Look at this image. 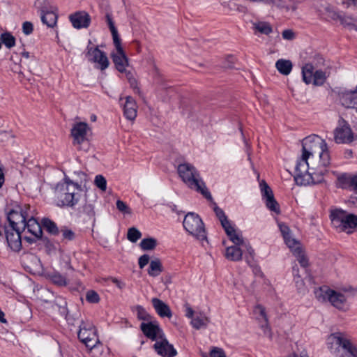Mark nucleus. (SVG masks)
Instances as JSON below:
<instances>
[{"instance_id":"nucleus-1","label":"nucleus","mask_w":357,"mask_h":357,"mask_svg":"<svg viewBox=\"0 0 357 357\" xmlns=\"http://www.w3.org/2000/svg\"><path fill=\"white\" fill-rule=\"evenodd\" d=\"M331 163L327 143L319 136L310 135L302 142V154L295 168L297 184L306 185L324 181L326 168Z\"/></svg>"},{"instance_id":"nucleus-2","label":"nucleus","mask_w":357,"mask_h":357,"mask_svg":"<svg viewBox=\"0 0 357 357\" xmlns=\"http://www.w3.org/2000/svg\"><path fill=\"white\" fill-rule=\"evenodd\" d=\"M350 292L352 294H357V289H344L343 291H337L327 286H322L314 291V295L318 301L321 303L328 302L336 309L346 312L349 310V305L344 293Z\"/></svg>"},{"instance_id":"nucleus-3","label":"nucleus","mask_w":357,"mask_h":357,"mask_svg":"<svg viewBox=\"0 0 357 357\" xmlns=\"http://www.w3.org/2000/svg\"><path fill=\"white\" fill-rule=\"evenodd\" d=\"M177 170L179 176L188 188L201 193L207 199H212L211 193L194 166L189 163H183L178 166Z\"/></svg>"},{"instance_id":"nucleus-4","label":"nucleus","mask_w":357,"mask_h":357,"mask_svg":"<svg viewBox=\"0 0 357 357\" xmlns=\"http://www.w3.org/2000/svg\"><path fill=\"white\" fill-rule=\"evenodd\" d=\"M330 219L333 226L339 231L350 234L357 229V215L347 213L342 209L331 210Z\"/></svg>"},{"instance_id":"nucleus-5","label":"nucleus","mask_w":357,"mask_h":357,"mask_svg":"<svg viewBox=\"0 0 357 357\" xmlns=\"http://www.w3.org/2000/svg\"><path fill=\"white\" fill-rule=\"evenodd\" d=\"M278 227L282 233L285 243L296 257L301 266L305 268L308 266V259L305 253L301 243L292 237L291 231L284 223H278Z\"/></svg>"},{"instance_id":"nucleus-6","label":"nucleus","mask_w":357,"mask_h":357,"mask_svg":"<svg viewBox=\"0 0 357 357\" xmlns=\"http://www.w3.org/2000/svg\"><path fill=\"white\" fill-rule=\"evenodd\" d=\"M70 135L72 144L78 151H86L89 149L92 133L86 123H75L71 128Z\"/></svg>"},{"instance_id":"nucleus-7","label":"nucleus","mask_w":357,"mask_h":357,"mask_svg":"<svg viewBox=\"0 0 357 357\" xmlns=\"http://www.w3.org/2000/svg\"><path fill=\"white\" fill-rule=\"evenodd\" d=\"M326 343L331 353L337 357H344L354 342L347 334L337 332L328 335Z\"/></svg>"},{"instance_id":"nucleus-8","label":"nucleus","mask_w":357,"mask_h":357,"mask_svg":"<svg viewBox=\"0 0 357 357\" xmlns=\"http://www.w3.org/2000/svg\"><path fill=\"white\" fill-rule=\"evenodd\" d=\"M319 11L321 14L326 15L330 20L339 22L346 29L349 30L357 29V17L353 15L339 11L328 3L323 5L322 9H319Z\"/></svg>"},{"instance_id":"nucleus-9","label":"nucleus","mask_w":357,"mask_h":357,"mask_svg":"<svg viewBox=\"0 0 357 357\" xmlns=\"http://www.w3.org/2000/svg\"><path fill=\"white\" fill-rule=\"evenodd\" d=\"M76 324L79 330L77 331V337L81 342L91 350L100 344L98 336L97 330L92 322L89 320H77Z\"/></svg>"},{"instance_id":"nucleus-10","label":"nucleus","mask_w":357,"mask_h":357,"mask_svg":"<svg viewBox=\"0 0 357 357\" xmlns=\"http://www.w3.org/2000/svg\"><path fill=\"white\" fill-rule=\"evenodd\" d=\"M183 225L185 229L197 239L200 241L206 239L204 223L198 215L188 213L184 218Z\"/></svg>"},{"instance_id":"nucleus-11","label":"nucleus","mask_w":357,"mask_h":357,"mask_svg":"<svg viewBox=\"0 0 357 357\" xmlns=\"http://www.w3.org/2000/svg\"><path fill=\"white\" fill-rule=\"evenodd\" d=\"M78 179L74 181L68 178V206L73 207L84 199V192L82 188V183L86 180V175L79 171L75 173Z\"/></svg>"},{"instance_id":"nucleus-12","label":"nucleus","mask_w":357,"mask_h":357,"mask_svg":"<svg viewBox=\"0 0 357 357\" xmlns=\"http://www.w3.org/2000/svg\"><path fill=\"white\" fill-rule=\"evenodd\" d=\"M302 77L305 84L312 83L315 86L323 85L327 78L326 73L321 70L314 72V66L311 63L303 66Z\"/></svg>"},{"instance_id":"nucleus-13","label":"nucleus","mask_w":357,"mask_h":357,"mask_svg":"<svg viewBox=\"0 0 357 357\" xmlns=\"http://www.w3.org/2000/svg\"><path fill=\"white\" fill-rule=\"evenodd\" d=\"M26 209H22L20 211L16 210H11L7 216L9 222L10 227L8 229H19L20 231H24L26 229L25 222L29 218V213L27 209L29 208L25 206Z\"/></svg>"},{"instance_id":"nucleus-14","label":"nucleus","mask_w":357,"mask_h":357,"mask_svg":"<svg viewBox=\"0 0 357 357\" xmlns=\"http://www.w3.org/2000/svg\"><path fill=\"white\" fill-rule=\"evenodd\" d=\"M86 57L90 62L96 63V67L101 70H105L109 66V62L106 54L98 47H88Z\"/></svg>"},{"instance_id":"nucleus-15","label":"nucleus","mask_w":357,"mask_h":357,"mask_svg":"<svg viewBox=\"0 0 357 357\" xmlns=\"http://www.w3.org/2000/svg\"><path fill=\"white\" fill-rule=\"evenodd\" d=\"M353 132L345 122L342 121L334 130V140L337 144H348L353 141Z\"/></svg>"},{"instance_id":"nucleus-16","label":"nucleus","mask_w":357,"mask_h":357,"mask_svg":"<svg viewBox=\"0 0 357 357\" xmlns=\"http://www.w3.org/2000/svg\"><path fill=\"white\" fill-rule=\"evenodd\" d=\"M260 188L263 199L265 202L266 207L275 213H280V206L274 198L273 192L266 181H262L260 183Z\"/></svg>"},{"instance_id":"nucleus-17","label":"nucleus","mask_w":357,"mask_h":357,"mask_svg":"<svg viewBox=\"0 0 357 357\" xmlns=\"http://www.w3.org/2000/svg\"><path fill=\"white\" fill-rule=\"evenodd\" d=\"M114 45L116 52L112 54V58L116 69L119 72L123 73L126 71V68L128 66V59L123 50L121 40L114 42Z\"/></svg>"},{"instance_id":"nucleus-18","label":"nucleus","mask_w":357,"mask_h":357,"mask_svg":"<svg viewBox=\"0 0 357 357\" xmlns=\"http://www.w3.org/2000/svg\"><path fill=\"white\" fill-rule=\"evenodd\" d=\"M140 328L143 333L152 340H158L164 336L162 331L156 322L142 323Z\"/></svg>"},{"instance_id":"nucleus-19","label":"nucleus","mask_w":357,"mask_h":357,"mask_svg":"<svg viewBox=\"0 0 357 357\" xmlns=\"http://www.w3.org/2000/svg\"><path fill=\"white\" fill-rule=\"evenodd\" d=\"M19 229L6 228V236L8 246L15 252H19L22 248L21 232Z\"/></svg>"},{"instance_id":"nucleus-20","label":"nucleus","mask_w":357,"mask_h":357,"mask_svg":"<svg viewBox=\"0 0 357 357\" xmlns=\"http://www.w3.org/2000/svg\"><path fill=\"white\" fill-rule=\"evenodd\" d=\"M155 351L163 357H174L177 352L173 345L164 338V336L157 340L153 345Z\"/></svg>"},{"instance_id":"nucleus-21","label":"nucleus","mask_w":357,"mask_h":357,"mask_svg":"<svg viewBox=\"0 0 357 357\" xmlns=\"http://www.w3.org/2000/svg\"><path fill=\"white\" fill-rule=\"evenodd\" d=\"M69 19L73 27L77 29L88 28L91 22L89 15L84 11L76 12L70 15Z\"/></svg>"},{"instance_id":"nucleus-22","label":"nucleus","mask_w":357,"mask_h":357,"mask_svg":"<svg viewBox=\"0 0 357 357\" xmlns=\"http://www.w3.org/2000/svg\"><path fill=\"white\" fill-rule=\"evenodd\" d=\"M55 202L58 206H64L67 201V178L65 176L62 182L54 187Z\"/></svg>"},{"instance_id":"nucleus-23","label":"nucleus","mask_w":357,"mask_h":357,"mask_svg":"<svg viewBox=\"0 0 357 357\" xmlns=\"http://www.w3.org/2000/svg\"><path fill=\"white\" fill-rule=\"evenodd\" d=\"M254 313L257 316V318L261 321V327L264 330V333L266 335H268L270 338L272 337V333L271 328L268 326V317L266 313L265 308L261 305H258L255 307Z\"/></svg>"},{"instance_id":"nucleus-24","label":"nucleus","mask_w":357,"mask_h":357,"mask_svg":"<svg viewBox=\"0 0 357 357\" xmlns=\"http://www.w3.org/2000/svg\"><path fill=\"white\" fill-rule=\"evenodd\" d=\"M123 113L127 119L130 121L135 119L137 114V105L132 97L127 96L126 98V102L123 105Z\"/></svg>"},{"instance_id":"nucleus-25","label":"nucleus","mask_w":357,"mask_h":357,"mask_svg":"<svg viewBox=\"0 0 357 357\" xmlns=\"http://www.w3.org/2000/svg\"><path fill=\"white\" fill-rule=\"evenodd\" d=\"M151 303L155 310L161 317L170 318L172 316L169 307L162 301L157 298H153L151 300Z\"/></svg>"},{"instance_id":"nucleus-26","label":"nucleus","mask_w":357,"mask_h":357,"mask_svg":"<svg viewBox=\"0 0 357 357\" xmlns=\"http://www.w3.org/2000/svg\"><path fill=\"white\" fill-rule=\"evenodd\" d=\"M342 103L347 107L354 108L357 107V86L354 91L343 92L340 98Z\"/></svg>"},{"instance_id":"nucleus-27","label":"nucleus","mask_w":357,"mask_h":357,"mask_svg":"<svg viewBox=\"0 0 357 357\" xmlns=\"http://www.w3.org/2000/svg\"><path fill=\"white\" fill-rule=\"evenodd\" d=\"M26 229L33 235L36 238H40L43 231L40 224L32 216L29 215V218L25 222Z\"/></svg>"},{"instance_id":"nucleus-28","label":"nucleus","mask_w":357,"mask_h":357,"mask_svg":"<svg viewBox=\"0 0 357 357\" xmlns=\"http://www.w3.org/2000/svg\"><path fill=\"white\" fill-rule=\"evenodd\" d=\"M222 227L231 241H232L235 245H241L244 244L245 241L243 240L242 235L237 231V230L231 225V222Z\"/></svg>"},{"instance_id":"nucleus-29","label":"nucleus","mask_w":357,"mask_h":357,"mask_svg":"<svg viewBox=\"0 0 357 357\" xmlns=\"http://www.w3.org/2000/svg\"><path fill=\"white\" fill-rule=\"evenodd\" d=\"M41 20L48 27H54L56 24L57 15L52 10H48L43 6L41 8Z\"/></svg>"},{"instance_id":"nucleus-30","label":"nucleus","mask_w":357,"mask_h":357,"mask_svg":"<svg viewBox=\"0 0 357 357\" xmlns=\"http://www.w3.org/2000/svg\"><path fill=\"white\" fill-rule=\"evenodd\" d=\"M238 246L235 245L227 248L225 256L227 259L234 261L242 259L243 251Z\"/></svg>"},{"instance_id":"nucleus-31","label":"nucleus","mask_w":357,"mask_h":357,"mask_svg":"<svg viewBox=\"0 0 357 357\" xmlns=\"http://www.w3.org/2000/svg\"><path fill=\"white\" fill-rule=\"evenodd\" d=\"M292 66L290 60L279 59L275 63L277 70L284 75H288L291 73Z\"/></svg>"},{"instance_id":"nucleus-32","label":"nucleus","mask_w":357,"mask_h":357,"mask_svg":"<svg viewBox=\"0 0 357 357\" xmlns=\"http://www.w3.org/2000/svg\"><path fill=\"white\" fill-rule=\"evenodd\" d=\"M208 323L209 319L204 314H199V315L194 317L190 321L192 326L197 330L206 328Z\"/></svg>"},{"instance_id":"nucleus-33","label":"nucleus","mask_w":357,"mask_h":357,"mask_svg":"<svg viewBox=\"0 0 357 357\" xmlns=\"http://www.w3.org/2000/svg\"><path fill=\"white\" fill-rule=\"evenodd\" d=\"M163 271L162 265L159 259H155L150 262L148 273L150 276L157 277Z\"/></svg>"},{"instance_id":"nucleus-34","label":"nucleus","mask_w":357,"mask_h":357,"mask_svg":"<svg viewBox=\"0 0 357 357\" xmlns=\"http://www.w3.org/2000/svg\"><path fill=\"white\" fill-rule=\"evenodd\" d=\"M105 17H106V22L108 24V26H109V30L112 35L113 42H116V41L117 42L119 40H121V39L119 36V34H118L117 29H116V27L114 26V21L112 19V14L109 13H107Z\"/></svg>"},{"instance_id":"nucleus-35","label":"nucleus","mask_w":357,"mask_h":357,"mask_svg":"<svg viewBox=\"0 0 357 357\" xmlns=\"http://www.w3.org/2000/svg\"><path fill=\"white\" fill-rule=\"evenodd\" d=\"M139 245L143 250H152L157 245V240L153 238H144L140 242Z\"/></svg>"},{"instance_id":"nucleus-36","label":"nucleus","mask_w":357,"mask_h":357,"mask_svg":"<svg viewBox=\"0 0 357 357\" xmlns=\"http://www.w3.org/2000/svg\"><path fill=\"white\" fill-rule=\"evenodd\" d=\"M51 281L59 287H64L66 285V280L65 276L61 275L59 272H54L50 275Z\"/></svg>"},{"instance_id":"nucleus-37","label":"nucleus","mask_w":357,"mask_h":357,"mask_svg":"<svg viewBox=\"0 0 357 357\" xmlns=\"http://www.w3.org/2000/svg\"><path fill=\"white\" fill-rule=\"evenodd\" d=\"M1 40L2 43H3L6 47L8 48H11L15 45V37L10 33L6 32L1 35Z\"/></svg>"},{"instance_id":"nucleus-38","label":"nucleus","mask_w":357,"mask_h":357,"mask_svg":"<svg viewBox=\"0 0 357 357\" xmlns=\"http://www.w3.org/2000/svg\"><path fill=\"white\" fill-rule=\"evenodd\" d=\"M255 28L261 33L268 35L272 32V28L271 25L264 22H259L258 23L255 24Z\"/></svg>"},{"instance_id":"nucleus-39","label":"nucleus","mask_w":357,"mask_h":357,"mask_svg":"<svg viewBox=\"0 0 357 357\" xmlns=\"http://www.w3.org/2000/svg\"><path fill=\"white\" fill-rule=\"evenodd\" d=\"M142 236V233L135 227H131L128 229L127 238L128 239L132 242H137Z\"/></svg>"},{"instance_id":"nucleus-40","label":"nucleus","mask_w":357,"mask_h":357,"mask_svg":"<svg viewBox=\"0 0 357 357\" xmlns=\"http://www.w3.org/2000/svg\"><path fill=\"white\" fill-rule=\"evenodd\" d=\"M43 226L47 231L51 234H56L58 233V229L56 224L48 218H44L42 220Z\"/></svg>"},{"instance_id":"nucleus-41","label":"nucleus","mask_w":357,"mask_h":357,"mask_svg":"<svg viewBox=\"0 0 357 357\" xmlns=\"http://www.w3.org/2000/svg\"><path fill=\"white\" fill-rule=\"evenodd\" d=\"M222 5L225 8H227L230 11H239V12L243 13L245 10V8L244 6L238 5L233 1H229L227 2L224 1L222 3Z\"/></svg>"},{"instance_id":"nucleus-42","label":"nucleus","mask_w":357,"mask_h":357,"mask_svg":"<svg viewBox=\"0 0 357 357\" xmlns=\"http://www.w3.org/2000/svg\"><path fill=\"white\" fill-rule=\"evenodd\" d=\"M213 209L216 216L218 218L221 223L222 227H225V225H227V224L230 222V221L227 219V217L225 215L224 211L221 208L217 206H215Z\"/></svg>"},{"instance_id":"nucleus-43","label":"nucleus","mask_w":357,"mask_h":357,"mask_svg":"<svg viewBox=\"0 0 357 357\" xmlns=\"http://www.w3.org/2000/svg\"><path fill=\"white\" fill-rule=\"evenodd\" d=\"M351 176L342 174L337 178L338 185L342 188H350Z\"/></svg>"},{"instance_id":"nucleus-44","label":"nucleus","mask_w":357,"mask_h":357,"mask_svg":"<svg viewBox=\"0 0 357 357\" xmlns=\"http://www.w3.org/2000/svg\"><path fill=\"white\" fill-rule=\"evenodd\" d=\"M292 269H293V275H294V278L296 284L298 289L301 290L304 287V282L301 278V276L298 274V268L297 266L296 265V266H293Z\"/></svg>"},{"instance_id":"nucleus-45","label":"nucleus","mask_w":357,"mask_h":357,"mask_svg":"<svg viewBox=\"0 0 357 357\" xmlns=\"http://www.w3.org/2000/svg\"><path fill=\"white\" fill-rule=\"evenodd\" d=\"M241 246L246 249L247 254L245 255V258L248 264H250L254 257V250L252 248L250 245L245 241L243 245H241Z\"/></svg>"},{"instance_id":"nucleus-46","label":"nucleus","mask_w":357,"mask_h":357,"mask_svg":"<svg viewBox=\"0 0 357 357\" xmlns=\"http://www.w3.org/2000/svg\"><path fill=\"white\" fill-rule=\"evenodd\" d=\"M116 204L117 209L123 214L130 215L132 213V210L124 202L117 200Z\"/></svg>"},{"instance_id":"nucleus-47","label":"nucleus","mask_w":357,"mask_h":357,"mask_svg":"<svg viewBox=\"0 0 357 357\" xmlns=\"http://www.w3.org/2000/svg\"><path fill=\"white\" fill-rule=\"evenodd\" d=\"M95 185L101 190L105 191L107 188V181L102 175H97L94 180Z\"/></svg>"},{"instance_id":"nucleus-48","label":"nucleus","mask_w":357,"mask_h":357,"mask_svg":"<svg viewBox=\"0 0 357 357\" xmlns=\"http://www.w3.org/2000/svg\"><path fill=\"white\" fill-rule=\"evenodd\" d=\"M86 300L91 303H98L100 298L95 291L91 290L86 293Z\"/></svg>"},{"instance_id":"nucleus-49","label":"nucleus","mask_w":357,"mask_h":357,"mask_svg":"<svg viewBox=\"0 0 357 357\" xmlns=\"http://www.w3.org/2000/svg\"><path fill=\"white\" fill-rule=\"evenodd\" d=\"M334 3L343 9H348L352 6L353 0H333Z\"/></svg>"},{"instance_id":"nucleus-50","label":"nucleus","mask_w":357,"mask_h":357,"mask_svg":"<svg viewBox=\"0 0 357 357\" xmlns=\"http://www.w3.org/2000/svg\"><path fill=\"white\" fill-rule=\"evenodd\" d=\"M137 315L139 319L149 320V315L142 306L137 307Z\"/></svg>"},{"instance_id":"nucleus-51","label":"nucleus","mask_w":357,"mask_h":357,"mask_svg":"<svg viewBox=\"0 0 357 357\" xmlns=\"http://www.w3.org/2000/svg\"><path fill=\"white\" fill-rule=\"evenodd\" d=\"M33 24L30 22H24L22 24V31L25 35H29L33 32Z\"/></svg>"},{"instance_id":"nucleus-52","label":"nucleus","mask_w":357,"mask_h":357,"mask_svg":"<svg viewBox=\"0 0 357 357\" xmlns=\"http://www.w3.org/2000/svg\"><path fill=\"white\" fill-rule=\"evenodd\" d=\"M282 38L285 40H291L295 38V33L291 29H285L282 33Z\"/></svg>"},{"instance_id":"nucleus-53","label":"nucleus","mask_w":357,"mask_h":357,"mask_svg":"<svg viewBox=\"0 0 357 357\" xmlns=\"http://www.w3.org/2000/svg\"><path fill=\"white\" fill-rule=\"evenodd\" d=\"M150 257L148 255H143L139 258L138 264L140 268H143L149 262Z\"/></svg>"},{"instance_id":"nucleus-54","label":"nucleus","mask_w":357,"mask_h":357,"mask_svg":"<svg viewBox=\"0 0 357 357\" xmlns=\"http://www.w3.org/2000/svg\"><path fill=\"white\" fill-rule=\"evenodd\" d=\"M344 357H357V344L354 343Z\"/></svg>"},{"instance_id":"nucleus-55","label":"nucleus","mask_w":357,"mask_h":357,"mask_svg":"<svg viewBox=\"0 0 357 357\" xmlns=\"http://www.w3.org/2000/svg\"><path fill=\"white\" fill-rule=\"evenodd\" d=\"M211 357H226V355L222 349L214 348L211 351Z\"/></svg>"},{"instance_id":"nucleus-56","label":"nucleus","mask_w":357,"mask_h":357,"mask_svg":"<svg viewBox=\"0 0 357 357\" xmlns=\"http://www.w3.org/2000/svg\"><path fill=\"white\" fill-rule=\"evenodd\" d=\"M185 316L189 319H192L194 317L195 311L192 310V308L190 307V305L188 303H186L185 305Z\"/></svg>"},{"instance_id":"nucleus-57","label":"nucleus","mask_w":357,"mask_h":357,"mask_svg":"<svg viewBox=\"0 0 357 357\" xmlns=\"http://www.w3.org/2000/svg\"><path fill=\"white\" fill-rule=\"evenodd\" d=\"M350 189L357 190V176H351Z\"/></svg>"},{"instance_id":"nucleus-58","label":"nucleus","mask_w":357,"mask_h":357,"mask_svg":"<svg viewBox=\"0 0 357 357\" xmlns=\"http://www.w3.org/2000/svg\"><path fill=\"white\" fill-rule=\"evenodd\" d=\"M112 282L116 285L117 287H119L120 289H122L125 287L126 284L124 282H121V280H118L117 278H112Z\"/></svg>"},{"instance_id":"nucleus-59","label":"nucleus","mask_w":357,"mask_h":357,"mask_svg":"<svg viewBox=\"0 0 357 357\" xmlns=\"http://www.w3.org/2000/svg\"><path fill=\"white\" fill-rule=\"evenodd\" d=\"M288 357H309V356H307V354L305 351H302L300 354L294 352L293 354H290Z\"/></svg>"},{"instance_id":"nucleus-60","label":"nucleus","mask_w":357,"mask_h":357,"mask_svg":"<svg viewBox=\"0 0 357 357\" xmlns=\"http://www.w3.org/2000/svg\"><path fill=\"white\" fill-rule=\"evenodd\" d=\"M5 178H4V174L3 172V169L0 167V188L2 187L3 183H4Z\"/></svg>"},{"instance_id":"nucleus-61","label":"nucleus","mask_w":357,"mask_h":357,"mask_svg":"<svg viewBox=\"0 0 357 357\" xmlns=\"http://www.w3.org/2000/svg\"><path fill=\"white\" fill-rule=\"evenodd\" d=\"M31 261L40 265V259L36 256H31Z\"/></svg>"},{"instance_id":"nucleus-62","label":"nucleus","mask_w":357,"mask_h":357,"mask_svg":"<svg viewBox=\"0 0 357 357\" xmlns=\"http://www.w3.org/2000/svg\"><path fill=\"white\" fill-rule=\"evenodd\" d=\"M74 238V233L70 231V230H68V240H71Z\"/></svg>"},{"instance_id":"nucleus-63","label":"nucleus","mask_w":357,"mask_h":357,"mask_svg":"<svg viewBox=\"0 0 357 357\" xmlns=\"http://www.w3.org/2000/svg\"><path fill=\"white\" fill-rule=\"evenodd\" d=\"M22 55L26 59H28L29 57V53L28 52H23L22 53Z\"/></svg>"},{"instance_id":"nucleus-64","label":"nucleus","mask_w":357,"mask_h":357,"mask_svg":"<svg viewBox=\"0 0 357 357\" xmlns=\"http://www.w3.org/2000/svg\"><path fill=\"white\" fill-rule=\"evenodd\" d=\"M352 6L357 10V0H353Z\"/></svg>"}]
</instances>
